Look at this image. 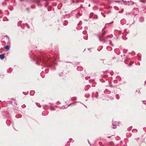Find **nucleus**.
Listing matches in <instances>:
<instances>
[{
    "mask_svg": "<svg viewBox=\"0 0 146 146\" xmlns=\"http://www.w3.org/2000/svg\"><path fill=\"white\" fill-rule=\"evenodd\" d=\"M4 48L6 50H8L9 49V46L7 45L4 46Z\"/></svg>",
    "mask_w": 146,
    "mask_h": 146,
    "instance_id": "f257e3e1",
    "label": "nucleus"
},
{
    "mask_svg": "<svg viewBox=\"0 0 146 146\" xmlns=\"http://www.w3.org/2000/svg\"><path fill=\"white\" fill-rule=\"evenodd\" d=\"M5 58V56L4 54H0V58L1 59H3Z\"/></svg>",
    "mask_w": 146,
    "mask_h": 146,
    "instance_id": "f03ea898",
    "label": "nucleus"
},
{
    "mask_svg": "<svg viewBox=\"0 0 146 146\" xmlns=\"http://www.w3.org/2000/svg\"><path fill=\"white\" fill-rule=\"evenodd\" d=\"M76 99V97H73V98H72L71 99V100H75Z\"/></svg>",
    "mask_w": 146,
    "mask_h": 146,
    "instance_id": "7ed1b4c3",
    "label": "nucleus"
},
{
    "mask_svg": "<svg viewBox=\"0 0 146 146\" xmlns=\"http://www.w3.org/2000/svg\"><path fill=\"white\" fill-rule=\"evenodd\" d=\"M123 2V4H126V3H127V1H124L123 0H122Z\"/></svg>",
    "mask_w": 146,
    "mask_h": 146,
    "instance_id": "20e7f679",
    "label": "nucleus"
},
{
    "mask_svg": "<svg viewBox=\"0 0 146 146\" xmlns=\"http://www.w3.org/2000/svg\"><path fill=\"white\" fill-rule=\"evenodd\" d=\"M109 42H110V44H111V45L113 46V45L112 43V42H111V40H110L109 41Z\"/></svg>",
    "mask_w": 146,
    "mask_h": 146,
    "instance_id": "39448f33",
    "label": "nucleus"
},
{
    "mask_svg": "<svg viewBox=\"0 0 146 146\" xmlns=\"http://www.w3.org/2000/svg\"><path fill=\"white\" fill-rule=\"evenodd\" d=\"M116 128V127H113V129H115Z\"/></svg>",
    "mask_w": 146,
    "mask_h": 146,
    "instance_id": "423d86ee",
    "label": "nucleus"
},
{
    "mask_svg": "<svg viewBox=\"0 0 146 146\" xmlns=\"http://www.w3.org/2000/svg\"><path fill=\"white\" fill-rule=\"evenodd\" d=\"M129 65L131 66V63H130V64H129Z\"/></svg>",
    "mask_w": 146,
    "mask_h": 146,
    "instance_id": "0eeeda50",
    "label": "nucleus"
},
{
    "mask_svg": "<svg viewBox=\"0 0 146 146\" xmlns=\"http://www.w3.org/2000/svg\"><path fill=\"white\" fill-rule=\"evenodd\" d=\"M108 138H110L111 137H110V136H108Z\"/></svg>",
    "mask_w": 146,
    "mask_h": 146,
    "instance_id": "6e6552de",
    "label": "nucleus"
},
{
    "mask_svg": "<svg viewBox=\"0 0 146 146\" xmlns=\"http://www.w3.org/2000/svg\"><path fill=\"white\" fill-rule=\"evenodd\" d=\"M141 1L143 2V3H144V2L143 1Z\"/></svg>",
    "mask_w": 146,
    "mask_h": 146,
    "instance_id": "1a4fd4ad",
    "label": "nucleus"
},
{
    "mask_svg": "<svg viewBox=\"0 0 146 146\" xmlns=\"http://www.w3.org/2000/svg\"><path fill=\"white\" fill-rule=\"evenodd\" d=\"M113 125H114V123H113Z\"/></svg>",
    "mask_w": 146,
    "mask_h": 146,
    "instance_id": "9d476101",
    "label": "nucleus"
},
{
    "mask_svg": "<svg viewBox=\"0 0 146 146\" xmlns=\"http://www.w3.org/2000/svg\"><path fill=\"white\" fill-rule=\"evenodd\" d=\"M115 125H117V124H116V123H115Z\"/></svg>",
    "mask_w": 146,
    "mask_h": 146,
    "instance_id": "9b49d317",
    "label": "nucleus"
}]
</instances>
